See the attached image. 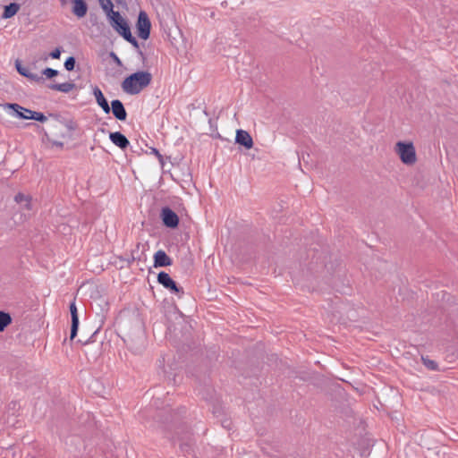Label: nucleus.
<instances>
[{
	"label": "nucleus",
	"mask_w": 458,
	"mask_h": 458,
	"mask_svg": "<svg viewBox=\"0 0 458 458\" xmlns=\"http://www.w3.org/2000/svg\"><path fill=\"white\" fill-rule=\"evenodd\" d=\"M62 5H65L68 0H59Z\"/></svg>",
	"instance_id": "obj_30"
},
{
	"label": "nucleus",
	"mask_w": 458,
	"mask_h": 458,
	"mask_svg": "<svg viewBox=\"0 0 458 458\" xmlns=\"http://www.w3.org/2000/svg\"><path fill=\"white\" fill-rule=\"evenodd\" d=\"M61 52H62V49L61 47H56L55 50H53L50 54H49V56L53 59H59L60 58V55H61Z\"/></svg>",
	"instance_id": "obj_27"
},
{
	"label": "nucleus",
	"mask_w": 458,
	"mask_h": 458,
	"mask_svg": "<svg viewBox=\"0 0 458 458\" xmlns=\"http://www.w3.org/2000/svg\"><path fill=\"white\" fill-rule=\"evenodd\" d=\"M75 87L76 85L73 82L55 83L48 86L49 89L63 93H68L72 91Z\"/></svg>",
	"instance_id": "obj_16"
},
{
	"label": "nucleus",
	"mask_w": 458,
	"mask_h": 458,
	"mask_svg": "<svg viewBox=\"0 0 458 458\" xmlns=\"http://www.w3.org/2000/svg\"><path fill=\"white\" fill-rule=\"evenodd\" d=\"M70 312H71V318H72L70 339L73 340L77 335L78 327H79V315H78V310H77L75 301H72L70 304Z\"/></svg>",
	"instance_id": "obj_9"
},
{
	"label": "nucleus",
	"mask_w": 458,
	"mask_h": 458,
	"mask_svg": "<svg viewBox=\"0 0 458 458\" xmlns=\"http://www.w3.org/2000/svg\"><path fill=\"white\" fill-rule=\"evenodd\" d=\"M160 216L163 224L168 228H176L179 225V216L168 207L161 209Z\"/></svg>",
	"instance_id": "obj_6"
},
{
	"label": "nucleus",
	"mask_w": 458,
	"mask_h": 458,
	"mask_svg": "<svg viewBox=\"0 0 458 458\" xmlns=\"http://www.w3.org/2000/svg\"><path fill=\"white\" fill-rule=\"evenodd\" d=\"M150 153L154 154L157 157L159 163L163 165H164V158L163 156L159 153V151L155 148H150Z\"/></svg>",
	"instance_id": "obj_26"
},
{
	"label": "nucleus",
	"mask_w": 458,
	"mask_h": 458,
	"mask_svg": "<svg viewBox=\"0 0 458 458\" xmlns=\"http://www.w3.org/2000/svg\"><path fill=\"white\" fill-rule=\"evenodd\" d=\"M4 109L5 110H12L11 114L14 117L20 118V119H26L29 120L30 117V114H27L26 111H31L30 109L25 108L19 104L16 103H6L3 105Z\"/></svg>",
	"instance_id": "obj_7"
},
{
	"label": "nucleus",
	"mask_w": 458,
	"mask_h": 458,
	"mask_svg": "<svg viewBox=\"0 0 458 458\" xmlns=\"http://www.w3.org/2000/svg\"><path fill=\"white\" fill-rule=\"evenodd\" d=\"M20 10V4L17 3H11L4 6V13L2 14L3 19H9L14 16Z\"/></svg>",
	"instance_id": "obj_17"
},
{
	"label": "nucleus",
	"mask_w": 458,
	"mask_h": 458,
	"mask_svg": "<svg viewBox=\"0 0 458 458\" xmlns=\"http://www.w3.org/2000/svg\"><path fill=\"white\" fill-rule=\"evenodd\" d=\"M181 449H182V451H186V452H188V451H189V449H190V445H189L188 444L181 445Z\"/></svg>",
	"instance_id": "obj_28"
},
{
	"label": "nucleus",
	"mask_w": 458,
	"mask_h": 458,
	"mask_svg": "<svg viewBox=\"0 0 458 458\" xmlns=\"http://www.w3.org/2000/svg\"><path fill=\"white\" fill-rule=\"evenodd\" d=\"M15 201L22 206L23 208L31 209V198L29 195L18 193L15 198Z\"/></svg>",
	"instance_id": "obj_18"
},
{
	"label": "nucleus",
	"mask_w": 458,
	"mask_h": 458,
	"mask_svg": "<svg viewBox=\"0 0 458 458\" xmlns=\"http://www.w3.org/2000/svg\"><path fill=\"white\" fill-rule=\"evenodd\" d=\"M42 74L45 75L47 78L51 79L58 74V71L47 67L42 71Z\"/></svg>",
	"instance_id": "obj_25"
},
{
	"label": "nucleus",
	"mask_w": 458,
	"mask_h": 458,
	"mask_svg": "<svg viewBox=\"0 0 458 458\" xmlns=\"http://www.w3.org/2000/svg\"><path fill=\"white\" fill-rule=\"evenodd\" d=\"M79 342L82 343L81 339H79ZM87 343H88V341L83 342V344H87Z\"/></svg>",
	"instance_id": "obj_33"
},
{
	"label": "nucleus",
	"mask_w": 458,
	"mask_h": 458,
	"mask_svg": "<svg viewBox=\"0 0 458 458\" xmlns=\"http://www.w3.org/2000/svg\"><path fill=\"white\" fill-rule=\"evenodd\" d=\"M27 114H30V119L38 121L40 123H44L47 121V116L43 113L36 112V111H26Z\"/></svg>",
	"instance_id": "obj_22"
},
{
	"label": "nucleus",
	"mask_w": 458,
	"mask_h": 458,
	"mask_svg": "<svg viewBox=\"0 0 458 458\" xmlns=\"http://www.w3.org/2000/svg\"><path fill=\"white\" fill-rule=\"evenodd\" d=\"M15 67H16L17 72L21 75H22L31 81H39L41 80V78L38 74L30 72L28 68L22 66L21 64L18 60L15 63Z\"/></svg>",
	"instance_id": "obj_15"
},
{
	"label": "nucleus",
	"mask_w": 458,
	"mask_h": 458,
	"mask_svg": "<svg viewBox=\"0 0 458 458\" xmlns=\"http://www.w3.org/2000/svg\"><path fill=\"white\" fill-rule=\"evenodd\" d=\"M99 4L101 8L106 13V16L110 15L112 12L114 11V4L111 0H99Z\"/></svg>",
	"instance_id": "obj_21"
},
{
	"label": "nucleus",
	"mask_w": 458,
	"mask_h": 458,
	"mask_svg": "<svg viewBox=\"0 0 458 458\" xmlns=\"http://www.w3.org/2000/svg\"><path fill=\"white\" fill-rule=\"evenodd\" d=\"M12 323V318L9 313L0 311V333Z\"/></svg>",
	"instance_id": "obj_19"
},
{
	"label": "nucleus",
	"mask_w": 458,
	"mask_h": 458,
	"mask_svg": "<svg viewBox=\"0 0 458 458\" xmlns=\"http://www.w3.org/2000/svg\"><path fill=\"white\" fill-rule=\"evenodd\" d=\"M173 264L172 259L165 253V251L159 250L154 255V267H168Z\"/></svg>",
	"instance_id": "obj_10"
},
{
	"label": "nucleus",
	"mask_w": 458,
	"mask_h": 458,
	"mask_svg": "<svg viewBox=\"0 0 458 458\" xmlns=\"http://www.w3.org/2000/svg\"><path fill=\"white\" fill-rule=\"evenodd\" d=\"M114 116L119 121H125L127 118V112L124 108L123 104L119 99H114L111 102L110 111Z\"/></svg>",
	"instance_id": "obj_8"
},
{
	"label": "nucleus",
	"mask_w": 458,
	"mask_h": 458,
	"mask_svg": "<svg viewBox=\"0 0 458 458\" xmlns=\"http://www.w3.org/2000/svg\"><path fill=\"white\" fill-rule=\"evenodd\" d=\"M421 360H422V363L424 364V366L428 369L433 370V371L438 370V365L435 360L429 359L428 357H424V356H421Z\"/></svg>",
	"instance_id": "obj_20"
},
{
	"label": "nucleus",
	"mask_w": 458,
	"mask_h": 458,
	"mask_svg": "<svg viewBox=\"0 0 458 458\" xmlns=\"http://www.w3.org/2000/svg\"><path fill=\"white\" fill-rule=\"evenodd\" d=\"M110 21V24L113 29L119 33L121 36L126 34L131 30L128 22L121 15V13L117 11L112 12L110 15L107 16Z\"/></svg>",
	"instance_id": "obj_4"
},
{
	"label": "nucleus",
	"mask_w": 458,
	"mask_h": 458,
	"mask_svg": "<svg viewBox=\"0 0 458 458\" xmlns=\"http://www.w3.org/2000/svg\"><path fill=\"white\" fill-rule=\"evenodd\" d=\"M72 13L78 18H82L88 12V5L84 0H73L72 1Z\"/></svg>",
	"instance_id": "obj_14"
},
{
	"label": "nucleus",
	"mask_w": 458,
	"mask_h": 458,
	"mask_svg": "<svg viewBox=\"0 0 458 458\" xmlns=\"http://www.w3.org/2000/svg\"><path fill=\"white\" fill-rule=\"evenodd\" d=\"M395 151L405 165H413L417 160L415 148L411 142L398 141L395 144Z\"/></svg>",
	"instance_id": "obj_2"
},
{
	"label": "nucleus",
	"mask_w": 458,
	"mask_h": 458,
	"mask_svg": "<svg viewBox=\"0 0 458 458\" xmlns=\"http://www.w3.org/2000/svg\"><path fill=\"white\" fill-rule=\"evenodd\" d=\"M111 55L114 58V61H116L118 64H120V59L117 57V55L114 53H111Z\"/></svg>",
	"instance_id": "obj_29"
},
{
	"label": "nucleus",
	"mask_w": 458,
	"mask_h": 458,
	"mask_svg": "<svg viewBox=\"0 0 458 458\" xmlns=\"http://www.w3.org/2000/svg\"><path fill=\"white\" fill-rule=\"evenodd\" d=\"M136 29L138 36L140 38L147 40L149 38L151 22L145 11H140L139 13L138 20L136 22Z\"/></svg>",
	"instance_id": "obj_3"
},
{
	"label": "nucleus",
	"mask_w": 458,
	"mask_h": 458,
	"mask_svg": "<svg viewBox=\"0 0 458 458\" xmlns=\"http://www.w3.org/2000/svg\"><path fill=\"white\" fill-rule=\"evenodd\" d=\"M93 95L96 98L98 105L103 109V111L106 114H109L110 113V106H109L107 100L106 99L103 92L98 86H95L93 88Z\"/></svg>",
	"instance_id": "obj_12"
},
{
	"label": "nucleus",
	"mask_w": 458,
	"mask_h": 458,
	"mask_svg": "<svg viewBox=\"0 0 458 458\" xmlns=\"http://www.w3.org/2000/svg\"><path fill=\"white\" fill-rule=\"evenodd\" d=\"M55 144H56V145H58V146H63V143H62V142H57V143H55Z\"/></svg>",
	"instance_id": "obj_32"
},
{
	"label": "nucleus",
	"mask_w": 458,
	"mask_h": 458,
	"mask_svg": "<svg viewBox=\"0 0 458 458\" xmlns=\"http://www.w3.org/2000/svg\"><path fill=\"white\" fill-rule=\"evenodd\" d=\"M109 139L121 149H125L130 145L128 139L120 131L111 132L109 134Z\"/></svg>",
	"instance_id": "obj_13"
},
{
	"label": "nucleus",
	"mask_w": 458,
	"mask_h": 458,
	"mask_svg": "<svg viewBox=\"0 0 458 458\" xmlns=\"http://www.w3.org/2000/svg\"><path fill=\"white\" fill-rule=\"evenodd\" d=\"M126 41L131 43L135 48H139V43L137 39L132 36L131 30L122 36Z\"/></svg>",
	"instance_id": "obj_23"
},
{
	"label": "nucleus",
	"mask_w": 458,
	"mask_h": 458,
	"mask_svg": "<svg viewBox=\"0 0 458 458\" xmlns=\"http://www.w3.org/2000/svg\"><path fill=\"white\" fill-rule=\"evenodd\" d=\"M75 64H76L75 58L73 56H70L64 62V68L67 71L71 72L74 69Z\"/></svg>",
	"instance_id": "obj_24"
},
{
	"label": "nucleus",
	"mask_w": 458,
	"mask_h": 458,
	"mask_svg": "<svg viewBox=\"0 0 458 458\" xmlns=\"http://www.w3.org/2000/svg\"><path fill=\"white\" fill-rule=\"evenodd\" d=\"M139 55L142 57V59H144V58H145L144 54H143V52H142V51H140H140H139Z\"/></svg>",
	"instance_id": "obj_31"
},
{
	"label": "nucleus",
	"mask_w": 458,
	"mask_h": 458,
	"mask_svg": "<svg viewBox=\"0 0 458 458\" xmlns=\"http://www.w3.org/2000/svg\"><path fill=\"white\" fill-rule=\"evenodd\" d=\"M235 142L250 149L253 146V140L250 133L243 130H237Z\"/></svg>",
	"instance_id": "obj_11"
},
{
	"label": "nucleus",
	"mask_w": 458,
	"mask_h": 458,
	"mask_svg": "<svg viewBox=\"0 0 458 458\" xmlns=\"http://www.w3.org/2000/svg\"><path fill=\"white\" fill-rule=\"evenodd\" d=\"M152 81V75L148 72H137L126 77L122 82L123 90L130 95L139 94L148 87Z\"/></svg>",
	"instance_id": "obj_1"
},
{
	"label": "nucleus",
	"mask_w": 458,
	"mask_h": 458,
	"mask_svg": "<svg viewBox=\"0 0 458 458\" xmlns=\"http://www.w3.org/2000/svg\"><path fill=\"white\" fill-rule=\"evenodd\" d=\"M157 282L161 285H163L165 289L169 290L171 293L181 295L183 294V290L182 287H179L177 284L171 278V276L166 272H160L157 275Z\"/></svg>",
	"instance_id": "obj_5"
}]
</instances>
